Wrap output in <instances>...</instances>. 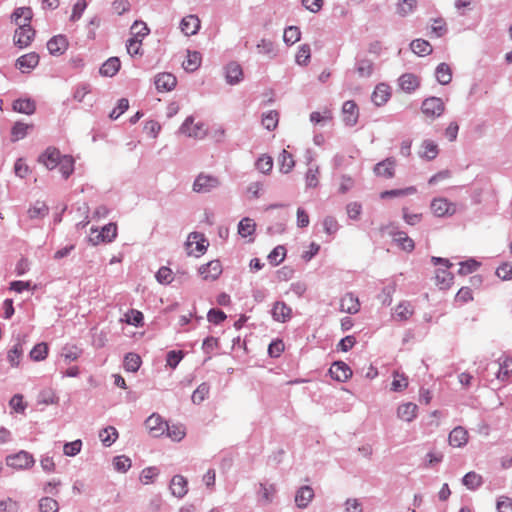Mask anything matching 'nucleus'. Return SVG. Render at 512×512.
<instances>
[{
    "mask_svg": "<svg viewBox=\"0 0 512 512\" xmlns=\"http://www.w3.org/2000/svg\"><path fill=\"white\" fill-rule=\"evenodd\" d=\"M35 109H36L35 102L29 98L17 99L13 102V110L18 113L31 115L35 112Z\"/></svg>",
    "mask_w": 512,
    "mask_h": 512,
    "instance_id": "32",
    "label": "nucleus"
},
{
    "mask_svg": "<svg viewBox=\"0 0 512 512\" xmlns=\"http://www.w3.org/2000/svg\"><path fill=\"white\" fill-rule=\"evenodd\" d=\"M58 502L50 497H43L39 500V512H58Z\"/></svg>",
    "mask_w": 512,
    "mask_h": 512,
    "instance_id": "54",
    "label": "nucleus"
},
{
    "mask_svg": "<svg viewBox=\"0 0 512 512\" xmlns=\"http://www.w3.org/2000/svg\"><path fill=\"white\" fill-rule=\"evenodd\" d=\"M209 394V385L207 383L200 384L192 394V401L194 404H200L205 400Z\"/></svg>",
    "mask_w": 512,
    "mask_h": 512,
    "instance_id": "59",
    "label": "nucleus"
},
{
    "mask_svg": "<svg viewBox=\"0 0 512 512\" xmlns=\"http://www.w3.org/2000/svg\"><path fill=\"white\" fill-rule=\"evenodd\" d=\"M99 438L104 446H111L118 438V432L115 427L108 426L99 432Z\"/></svg>",
    "mask_w": 512,
    "mask_h": 512,
    "instance_id": "37",
    "label": "nucleus"
},
{
    "mask_svg": "<svg viewBox=\"0 0 512 512\" xmlns=\"http://www.w3.org/2000/svg\"><path fill=\"white\" fill-rule=\"evenodd\" d=\"M418 407L415 403L407 402L398 406L397 417L406 422H412L417 417Z\"/></svg>",
    "mask_w": 512,
    "mask_h": 512,
    "instance_id": "21",
    "label": "nucleus"
},
{
    "mask_svg": "<svg viewBox=\"0 0 512 512\" xmlns=\"http://www.w3.org/2000/svg\"><path fill=\"white\" fill-rule=\"evenodd\" d=\"M277 492L276 485L267 482H261L257 494L259 495V502L262 505L272 503L274 496Z\"/></svg>",
    "mask_w": 512,
    "mask_h": 512,
    "instance_id": "17",
    "label": "nucleus"
},
{
    "mask_svg": "<svg viewBox=\"0 0 512 512\" xmlns=\"http://www.w3.org/2000/svg\"><path fill=\"white\" fill-rule=\"evenodd\" d=\"M33 17V12L29 7H19L15 9L11 18L13 22L22 28H32L30 25V21Z\"/></svg>",
    "mask_w": 512,
    "mask_h": 512,
    "instance_id": "9",
    "label": "nucleus"
},
{
    "mask_svg": "<svg viewBox=\"0 0 512 512\" xmlns=\"http://www.w3.org/2000/svg\"><path fill=\"white\" fill-rule=\"evenodd\" d=\"M314 496L315 494L312 487L308 485L301 486L295 493V504L298 508L305 509L313 500Z\"/></svg>",
    "mask_w": 512,
    "mask_h": 512,
    "instance_id": "10",
    "label": "nucleus"
},
{
    "mask_svg": "<svg viewBox=\"0 0 512 512\" xmlns=\"http://www.w3.org/2000/svg\"><path fill=\"white\" fill-rule=\"evenodd\" d=\"M271 314L275 321L284 323L291 318L292 309L285 302L277 301L273 305Z\"/></svg>",
    "mask_w": 512,
    "mask_h": 512,
    "instance_id": "18",
    "label": "nucleus"
},
{
    "mask_svg": "<svg viewBox=\"0 0 512 512\" xmlns=\"http://www.w3.org/2000/svg\"><path fill=\"white\" fill-rule=\"evenodd\" d=\"M180 132L188 137L202 139L206 136V129L202 122L194 123V118L189 116L180 127Z\"/></svg>",
    "mask_w": 512,
    "mask_h": 512,
    "instance_id": "4",
    "label": "nucleus"
},
{
    "mask_svg": "<svg viewBox=\"0 0 512 512\" xmlns=\"http://www.w3.org/2000/svg\"><path fill=\"white\" fill-rule=\"evenodd\" d=\"M329 372L333 379L340 382H344L352 376V370L342 361L334 362Z\"/></svg>",
    "mask_w": 512,
    "mask_h": 512,
    "instance_id": "14",
    "label": "nucleus"
},
{
    "mask_svg": "<svg viewBox=\"0 0 512 512\" xmlns=\"http://www.w3.org/2000/svg\"><path fill=\"white\" fill-rule=\"evenodd\" d=\"M180 27L185 35H194L200 28V20L195 15H188L182 19Z\"/></svg>",
    "mask_w": 512,
    "mask_h": 512,
    "instance_id": "24",
    "label": "nucleus"
},
{
    "mask_svg": "<svg viewBox=\"0 0 512 512\" xmlns=\"http://www.w3.org/2000/svg\"><path fill=\"white\" fill-rule=\"evenodd\" d=\"M117 236V226L114 223H109L105 225L101 232L96 236V240L90 238V241L93 244H98L100 241L103 242H112Z\"/></svg>",
    "mask_w": 512,
    "mask_h": 512,
    "instance_id": "23",
    "label": "nucleus"
},
{
    "mask_svg": "<svg viewBox=\"0 0 512 512\" xmlns=\"http://www.w3.org/2000/svg\"><path fill=\"white\" fill-rule=\"evenodd\" d=\"M468 439V431L462 426H457L450 432L448 442L452 447L461 448L468 443Z\"/></svg>",
    "mask_w": 512,
    "mask_h": 512,
    "instance_id": "11",
    "label": "nucleus"
},
{
    "mask_svg": "<svg viewBox=\"0 0 512 512\" xmlns=\"http://www.w3.org/2000/svg\"><path fill=\"white\" fill-rule=\"evenodd\" d=\"M310 57H311L310 46L308 44H303L299 47L296 57H295V60H296L297 64L306 66L310 61Z\"/></svg>",
    "mask_w": 512,
    "mask_h": 512,
    "instance_id": "52",
    "label": "nucleus"
},
{
    "mask_svg": "<svg viewBox=\"0 0 512 512\" xmlns=\"http://www.w3.org/2000/svg\"><path fill=\"white\" fill-rule=\"evenodd\" d=\"M48 355V346L46 343L42 342L33 347L30 351V358L34 361H42Z\"/></svg>",
    "mask_w": 512,
    "mask_h": 512,
    "instance_id": "53",
    "label": "nucleus"
},
{
    "mask_svg": "<svg viewBox=\"0 0 512 512\" xmlns=\"http://www.w3.org/2000/svg\"><path fill=\"white\" fill-rule=\"evenodd\" d=\"M278 121V112L274 110L268 111L267 113H264L262 116V124L269 131H272L277 127Z\"/></svg>",
    "mask_w": 512,
    "mask_h": 512,
    "instance_id": "48",
    "label": "nucleus"
},
{
    "mask_svg": "<svg viewBox=\"0 0 512 512\" xmlns=\"http://www.w3.org/2000/svg\"><path fill=\"white\" fill-rule=\"evenodd\" d=\"M34 463L35 460L32 454L24 450L6 457L7 466L17 470L29 469L34 465Z\"/></svg>",
    "mask_w": 512,
    "mask_h": 512,
    "instance_id": "3",
    "label": "nucleus"
},
{
    "mask_svg": "<svg viewBox=\"0 0 512 512\" xmlns=\"http://www.w3.org/2000/svg\"><path fill=\"white\" fill-rule=\"evenodd\" d=\"M278 164L280 166V171L287 174L293 169L295 162L289 152L282 150L278 157Z\"/></svg>",
    "mask_w": 512,
    "mask_h": 512,
    "instance_id": "39",
    "label": "nucleus"
},
{
    "mask_svg": "<svg viewBox=\"0 0 512 512\" xmlns=\"http://www.w3.org/2000/svg\"><path fill=\"white\" fill-rule=\"evenodd\" d=\"M439 153L438 145L432 140H424L421 144L419 155L426 160H433Z\"/></svg>",
    "mask_w": 512,
    "mask_h": 512,
    "instance_id": "29",
    "label": "nucleus"
},
{
    "mask_svg": "<svg viewBox=\"0 0 512 512\" xmlns=\"http://www.w3.org/2000/svg\"><path fill=\"white\" fill-rule=\"evenodd\" d=\"M416 0H399L396 8V12L401 17H405L412 13L416 8Z\"/></svg>",
    "mask_w": 512,
    "mask_h": 512,
    "instance_id": "49",
    "label": "nucleus"
},
{
    "mask_svg": "<svg viewBox=\"0 0 512 512\" xmlns=\"http://www.w3.org/2000/svg\"><path fill=\"white\" fill-rule=\"evenodd\" d=\"M462 482L468 489L473 490L482 484V477L475 472H469L463 477Z\"/></svg>",
    "mask_w": 512,
    "mask_h": 512,
    "instance_id": "55",
    "label": "nucleus"
},
{
    "mask_svg": "<svg viewBox=\"0 0 512 512\" xmlns=\"http://www.w3.org/2000/svg\"><path fill=\"white\" fill-rule=\"evenodd\" d=\"M257 50L260 54H265L267 55L269 58H275L277 56V48L276 46L274 45V43L270 40H267V39H262L258 44H257Z\"/></svg>",
    "mask_w": 512,
    "mask_h": 512,
    "instance_id": "45",
    "label": "nucleus"
},
{
    "mask_svg": "<svg viewBox=\"0 0 512 512\" xmlns=\"http://www.w3.org/2000/svg\"><path fill=\"white\" fill-rule=\"evenodd\" d=\"M167 431L168 437H170L173 441H180L185 436V428L182 425H172L169 426L167 424V427L165 429Z\"/></svg>",
    "mask_w": 512,
    "mask_h": 512,
    "instance_id": "60",
    "label": "nucleus"
},
{
    "mask_svg": "<svg viewBox=\"0 0 512 512\" xmlns=\"http://www.w3.org/2000/svg\"><path fill=\"white\" fill-rule=\"evenodd\" d=\"M82 353V350L77 346H65L62 349L61 357L65 360V362L69 363L71 361L77 360Z\"/></svg>",
    "mask_w": 512,
    "mask_h": 512,
    "instance_id": "51",
    "label": "nucleus"
},
{
    "mask_svg": "<svg viewBox=\"0 0 512 512\" xmlns=\"http://www.w3.org/2000/svg\"><path fill=\"white\" fill-rule=\"evenodd\" d=\"M220 185L217 177L206 174H199L193 183V191L197 193H208Z\"/></svg>",
    "mask_w": 512,
    "mask_h": 512,
    "instance_id": "5",
    "label": "nucleus"
},
{
    "mask_svg": "<svg viewBox=\"0 0 512 512\" xmlns=\"http://www.w3.org/2000/svg\"><path fill=\"white\" fill-rule=\"evenodd\" d=\"M201 64V54L197 51H187V58L182 66L187 72H193L199 68Z\"/></svg>",
    "mask_w": 512,
    "mask_h": 512,
    "instance_id": "34",
    "label": "nucleus"
},
{
    "mask_svg": "<svg viewBox=\"0 0 512 512\" xmlns=\"http://www.w3.org/2000/svg\"><path fill=\"white\" fill-rule=\"evenodd\" d=\"M394 241L405 251L411 252L414 249L413 240L403 231L393 233Z\"/></svg>",
    "mask_w": 512,
    "mask_h": 512,
    "instance_id": "42",
    "label": "nucleus"
},
{
    "mask_svg": "<svg viewBox=\"0 0 512 512\" xmlns=\"http://www.w3.org/2000/svg\"><path fill=\"white\" fill-rule=\"evenodd\" d=\"M256 224L248 217L243 218L238 224V233L241 237L251 236L255 232Z\"/></svg>",
    "mask_w": 512,
    "mask_h": 512,
    "instance_id": "43",
    "label": "nucleus"
},
{
    "mask_svg": "<svg viewBox=\"0 0 512 512\" xmlns=\"http://www.w3.org/2000/svg\"><path fill=\"white\" fill-rule=\"evenodd\" d=\"M39 63V56L36 53H28L17 59L16 66L25 72L35 68Z\"/></svg>",
    "mask_w": 512,
    "mask_h": 512,
    "instance_id": "27",
    "label": "nucleus"
},
{
    "mask_svg": "<svg viewBox=\"0 0 512 512\" xmlns=\"http://www.w3.org/2000/svg\"><path fill=\"white\" fill-rule=\"evenodd\" d=\"M360 309V302L352 293L345 294L340 300V310L349 314H356Z\"/></svg>",
    "mask_w": 512,
    "mask_h": 512,
    "instance_id": "22",
    "label": "nucleus"
},
{
    "mask_svg": "<svg viewBox=\"0 0 512 512\" xmlns=\"http://www.w3.org/2000/svg\"><path fill=\"white\" fill-rule=\"evenodd\" d=\"M19 503L12 498H6L0 501V512H18Z\"/></svg>",
    "mask_w": 512,
    "mask_h": 512,
    "instance_id": "64",
    "label": "nucleus"
},
{
    "mask_svg": "<svg viewBox=\"0 0 512 512\" xmlns=\"http://www.w3.org/2000/svg\"><path fill=\"white\" fill-rule=\"evenodd\" d=\"M120 60L117 57H111L100 67V74L105 77H113L120 69Z\"/></svg>",
    "mask_w": 512,
    "mask_h": 512,
    "instance_id": "31",
    "label": "nucleus"
},
{
    "mask_svg": "<svg viewBox=\"0 0 512 512\" xmlns=\"http://www.w3.org/2000/svg\"><path fill=\"white\" fill-rule=\"evenodd\" d=\"M171 494L177 498H183L188 492V481L182 475H175L170 481Z\"/></svg>",
    "mask_w": 512,
    "mask_h": 512,
    "instance_id": "12",
    "label": "nucleus"
},
{
    "mask_svg": "<svg viewBox=\"0 0 512 512\" xmlns=\"http://www.w3.org/2000/svg\"><path fill=\"white\" fill-rule=\"evenodd\" d=\"M343 121L347 126H354L358 120V107L352 100L344 102L342 106Z\"/></svg>",
    "mask_w": 512,
    "mask_h": 512,
    "instance_id": "15",
    "label": "nucleus"
},
{
    "mask_svg": "<svg viewBox=\"0 0 512 512\" xmlns=\"http://www.w3.org/2000/svg\"><path fill=\"white\" fill-rule=\"evenodd\" d=\"M131 34L133 35L132 38L141 39L148 35L149 28L147 25L142 21H135L131 28H130Z\"/></svg>",
    "mask_w": 512,
    "mask_h": 512,
    "instance_id": "57",
    "label": "nucleus"
},
{
    "mask_svg": "<svg viewBox=\"0 0 512 512\" xmlns=\"http://www.w3.org/2000/svg\"><path fill=\"white\" fill-rule=\"evenodd\" d=\"M410 48L415 54L419 56H426L432 52L430 43L423 39L413 40L410 44Z\"/></svg>",
    "mask_w": 512,
    "mask_h": 512,
    "instance_id": "38",
    "label": "nucleus"
},
{
    "mask_svg": "<svg viewBox=\"0 0 512 512\" xmlns=\"http://www.w3.org/2000/svg\"><path fill=\"white\" fill-rule=\"evenodd\" d=\"M389 97L390 93L388 86L385 84H379L372 93L371 99L377 106H381L388 101Z\"/></svg>",
    "mask_w": 512,
    "mask_h": 512,
    "instance_id": "33",
    "label": "nucleus"
},
{
    "mask_svg": "<svg viewBox=\"0 0 512 512\" xmlns=\"http://www.w3.org/2000/svg\"><path fill=\"white\" fill-rule=\"evenodd\" d=\"M445 111L444 101L435 96L425 98L421 104V112L429 119L439 118Z\"/></svg>",
    "mask_w": 512,
    "mask_h": 512,
    "instance_id": "1",
    "label": "nucleus"
},
{
    "mask_svg": "<svg viewBox=\"0 0 512 512\" xmlns=\"http://www.w3.org/2000/svg\"><path fill=\"white\" fill-rule=\"evenodd\" d=\"M243 71L241 66L236 62H231L226 67V81L233 85L242 80Z\"/></svg>",
    "mask_w": 512,
    "mask_h": 512,
    "instance_id": "28",
    "label": "nucleus"
},
{
    "mask_svg": "<svg viewBox=\"0 0 512 512\" xmlns=\"http://www.w3.org/2000/svg\"><path fill=\"white\" fill-rule=\"evenodd\" d=\"M48 206L41 201H37L33 206H31L27 213L30 219L36 218H44L48 214Z\"/></svg>",
    "mask_w": 512,
    "mask_h": 512,
    "instance_id": "44",
    "label": "nucleus"
},
{
    "mask_svg": "<svg viewBox=\"0 0 512 512\" xmlns=\"http://www.w3.org/2000/svg\"><path fill=\"white\" fill-rule=\"evenodd\" d=\"M285 255L286 249L284 248V246H277L268 255V259L271 264L278 265L284 260Z\"/></svg>",
    "mask_w": 512,
    "mask_h": 512,
    "instance_id": "61",
    "label": "nucleus"
},
{
    "mask_svg": "<svg viewBox=\"0 0 512 512\" xmlns=\"http://www.w3.org/2000/svg\"><path fill=\"white\" fill-rule=\"evenodd\" d=\"M453 276L446 269H438L436 272V280L441 288H448L452 283Z\"/></svg>",
    "mask_w": 512,
    "mask_h": 512,
    "instance_id": "63",
    "label": "nucleus"
},
{
    "mask_svg": "<svg viewBox=\"0 0 512 512\" xmlns=\"http://www.w3.org/2000/svg\"><path fill=\"white\" fill-rule=\"evenodd\" d=\"M68 42L62 35L54 36L47 43V48L52 55H61L67 49Z\"/></svg>",
    "mask_w": 512,
    "mask_h": 512,
    "instance_id": "25",
    "label": "nucleus"
},
{
    "mask_svg": "<svg viewBox=\"0 0 512 512\" xmlns=\"http://www.w3.org/2000/svg\"><path fill=\"white\" fill-rule=\"evenodd\" d=\"M408 386L407 377L404 374H400L399 372H394L393 381L391 384V390L395 392H399L404 390Z\"/></svg>",
    "mask_w": 512,
    "mask_h": 512,
    "instance_id": "58",
    "label": "nucleus"
},
{
    "mask_svg": "<svg viewBox=\"0 0 512 512\" xmlns=\"http://www.w3.org/2000/svg\"><path fill=\"white\" fill-rule=\"evenodd\" d=\"M63 156L64 155H62L59 150L55 148H48L39 156V162L47 169L53 170L58 167Z\"/></svg>",
    "mask_w": 512,
    "mask_h": 512,
    "instance_id": "6",
    "label": "nucleus"
},
{
    "mask_svg": "<svg viewBox=\"0 0 512 512\" xmlns=\"http://www.w3.org/2000/svg\"><path fill=\"white\" fill-rule=\"evenodd\" d=\"M416 193V188L414 186H410L404 189H393L386 190L380 194L381 199L393 198V197H403L407 195H412Z\"/></svg>",
    "mask_w": 512,
    "mask_h": 512,
    "instance_id": "47",
    "label": "nucleus"
},
{
    "mask_svg": "<svg viewBox=\"0 0 512 512\" xmlns=\"http://www.w3.org/2000/svg\"><path fill=\"white\" fill-rule=\"evenodd\" d=\"M420 85V80L419 78L412 74V73H406V74H403L400 78H399V86L401 87V89L407 93H411L413 91H415Z\"/></svg>",
    "mask_w": 512,
    "mask_h": 512,
    "instance_id": "26",
    "label": "nucleus"
},
{
    "mask_svg": "<svg viewBox=\"0 0 512 512\" xmlns=\"http://www.w3.org/2000/svg\"><path fill=\"white\" fill-rule=\"evenodd\" d=\"M355 69L359 77L368 78L373 74L374 63L367 58L357 59Z\"/></svg>",
    "mask_w": 512,
    "mask_h": 512,
    "instance_id": "30",
    "label": "nucleus"
},
{
    "mask_svg": "<svg viewBox=\"0 0 512 512\" xmlns=\"http://www.w3.org/2000/svg\"><path fill=\"white\" fill-rule=\"evenodd\" d=\"M414 313V308L409 302H401L395 308V318L400 321L408 320Z\"/></svg>",
    "mask_w": 512,
    "mask_h": 512,
    "instance_id": "36",
    "label": "nucleus"
},
{
    "mask_svg": "<svg viewBox=\"0 0 512 512\" xmlns=\"http://www.w3.org/2000/svg\"><path fill=\"white\" fill-rule=\"evenodd\" d=\"M145 426L153 437H159L165 432L167 423L162 420L160 415L152 414L146 419Z\"/></svg>",
    "mask_w": 512,
    "mask_h": 512,
    "instance_id": "8",
    "label": "nucleus"
},
{
    "mask_svg": "<svg viewBox=\"0 0 512 512\" xmlns=\"http://www.w3.org/2000/svg\"><path fill=\"white\" fill-rule=\"evenodd\" d=\"M272 167L273 159L267 155H262L256 162V168L264 174L269 173L272 170Z\"/></svg>",
    "mask_w": 512,
    "mask_h": 512,
    "instance_id": "62",
    "label": "nucleus"
},
{
    "mask_svg": "<svg viewBox=\"0 0 512 512\" xmlns=\"http://www.w3.org/2000/svg\"><path fill=\"white\" fill-rule=\"evenodd\" d=\"M436 79L441 85H447L452 80V71L448 64L440 63L435 71Z\"/></svg>",
    "mask_w": 512,
    "mask_h": 512,
    "instance_id": "35",
    "label": "nucleus"
},
{
    "mask_svg": "<svg viewBox=\"0 0 512 512\" xmlns=\"http://www.w3.org/2000/svg\"><path fill=\"white\" fill-rule=\"evenodd\" d=\"M141 364V359L137 354L128 353L125 356L124 367L127 371L136 372Z\"/></svg>",
    "mask_w": 512,
    "mask_h": 512,
    "instance_id": "56",
    "label": "nucleus"
},
{
    "mask_svg": "<svg viewBox=\"0 0 512 512\" xmlns=\"http://www.w3.org/2000/svg\"><path fill=\"white\" fill-rule=\"evenodd\" d=\"M23 354L22 343L17 339V343L8 351L7 359L11 366L18 367Z\"/></svg>",
    "mask_w": 512,
    "mask_h": 512,
    "instance_id": "40",
    "label": "nucleus"
},
{
    "mask_svg": "<svg viewBox=\"0 0 512 512\" xmlns=\"http://www.w3.org/2000/svg\"><path fill=\"white\" fill-rule=\"evenodd\" d=\"M396 160L392 157L377 163L374 167V173L377 176L390 179L395 174Z\"/></svg>",
    "mask_w": 512,
    "mask_h": 512,
    "instance_id": "13",
    "label": "nucleus"
},
{
    "mask_svg": "<svg viewBox=\"0 0 512 512\" xmlns=\"http://www.w3.org/2000/svg\"><path fill=\"white\" fill-rule=\"evenodd\" d=\"M301 31L297 26H289L284 30L283 40L286 44L292 45L300 40Z\"/></svg>",
    "mask_w": 512,
    "mask_h": 512,
    "instance_id": "50",
    "label": "nucleus"
},
{
    "mask_svg": "<svg viewBox=\"0 0 512 512\" xmlns=\"http://www.w3.org/2000/svg\"><path fill=\"white\" fill-rule=\"evenodd\" d=\"M192 240H196V252H198L199 254H203L208 246V244H205L206 239L204 238V235L198 232L190 233L186 242V245L188 247L192 245Z\"/></svg>",
    "mask_w": 512,
    "mask_h": 512,
    "instance_id": "41",
    "label": "nucleus"
},
{
    "mask_svg": "<svg viewBox=\"0 0 512 512\" xmlns=\"http://www.w3.org/2000/svg\"><path fill=\"white\" fill-rule=\"evenodd\" d=\"M313 160L311 153L308 151L306 156L307 164L309 168L305 175L306 187L315 188L319 184V167L316 165H310Z\"/></svg>",
    "mask_w": 512,
    "mask_h": 512,
    "instance_id": "20",
    "label": "nucleus"
},
{
    "mask_svg": "<svg viewBox=\"0 0 512 512\" xmlns=\"http://www.w3.org/2000/svg\"><path fill=\"white\" fill-rule=\"evenodd\" d=\"M156 89L160 92L172 90L177 83L176 77L171 73H160L155 77Z\"/></svg>",
    "mask_w": 512,
    "mask_h": 512,
    "instance_id": "19",
    "label": "nucleus"
},
{
    "mask_svg": "<svg viewBox=\"0 0 512 512\" xmlns=\"http://www.w3.org/2000/svg\"><path fill=\"white\" fill-rule=\"evenodd\" d=\"M34 36L35 30L33 28L18 27L14 34V43L19 48L27 47L28 45H30Z\"/></svg>",
    "mask_w": 512,
    "mask_h": 512,
    "instance_id": "16",
    "label": "nucleus"
},
{
    "mask_svg": "<svg viewBox=\"0 0 512 512\" xmlns=\"http://www.w3.org/2000/svg\"><path fill=\"white\" fill-rule=\"evenodd\" d=\"M430 210L435 217H450L457 211L455 203L450 202L444 197H437L432 199L430 203Z\"/></svg>",
    "mask_w": 512,
    "mask_h": 512,
    "instance_id": "2",
    "label": "nucleus"
},
{
    "mask_svg": "<svg viewBox=\"0 0 512 512\" xmlns=\"http://www.w3.org/2000/svg\"><path fill=\"white\" fill-rule=\"evenodd\" d=\"M64 179H67L74 171V159L69 155H64L58 165Z\"/></svg>",
    "mask_w": 512,
    "mask_h": 512,
    "instance_id": "46",
    "label": "nucleus"
},
{
    "mask_svg": "<svg viewBox=\"0 0 512 512\" xmlns=\"http://www.w3.org/2000/svg\"><path fill=\"white\" fill-rule=\"evenodd\" d=\"M199 273L204 280H216L222 273V265L219 260H212L200 266Z\"/></svg>",
    "mask_w": 512,
    "mask_h": 512,
    "instance_id": "7",
    "label": "nucleus"
}]
</instances>
